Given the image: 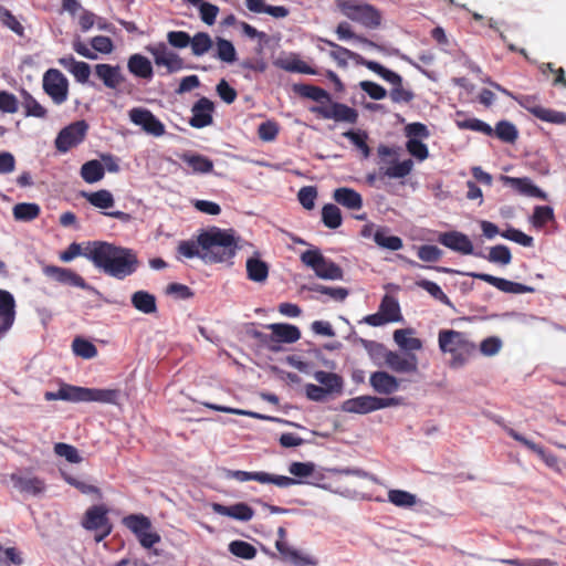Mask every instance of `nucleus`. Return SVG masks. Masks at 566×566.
<instances>
[{
	"label": "nucleus",
	"instance_id": "f257e3e1",
	"mask_svg": "<svg viewBox=\"0 0 566 566\" xmlns=\"http://www.w3.org/2000/svg\"><path fill=\"white\" fill-rule=\"evenodd\" d=\"M90 258L97 270L116 280L135 274L140 265L135 250L102 240H97L96 248L90 252Z\"/></svg>",
	"mask_w": 566,
	"mask_h": 566
},
{
	"label": "nucleus",
	"instance_id": "f03ea898",
	"mask_svg": "<svg viewBox=\"0 0 566 566\" xmlns=\"http://www.w3.org/2000/svg\"><path fill=\"white\" fill-rule=\"evenodd\" d=\"M202 252L200 259L206 263L228 262L234 258L238 242L232 230L212 227L198 235Z\"/></svg>",
	"mask_w": 566,
	"mask_h": 566
},
{
	"label": "nucleus",
	"instance_id": "7ed1b4c3",
	"mask_svg": "<svg viewBox=\"0 0 566 566\" xmlns=\"http://www.w3.org/2000/svg\"><path fill=\"white\" fill-rule=\"evenodd\" d=\"M119 391L106 388H86L70 384H61L56 391H46V401L63 400L69 402L117 403Z\"/></svg>",
	"mask_w": 566,
	"mask_h": 566
},
{
	"label": "nucleus",
	"instance_id": "20e7f679",
	"mask_svg": "<svg viewBox=\"0 0 566 566\" xmlns=\"http://www.w3.org/2000/svg\"><path fill=\"white\" fill-rule=\"evenodd\" d=\"M439 348L452 355L451 367H462L475 353L476 346L465 333L454 329H441L438 335Z\"/></svg>",
	"mask_w": 566,
	"mask_h": 566
},
{
	"label": "nucleus",
	"instance_id": "39448f33",
	"mask_svg": "<svg viewBox=\"0 0 566 566\" xmlns=\"http://www.w3.org/2000/svg\"><path fill=\"white\" fill-rule=\"evenodd\" d=\"M336 3L346 18L365 28L376 29L381 23L379 10L363 0H336Z\"/></svg>",
	"mask_w": 566,
	"mask_h": 566
},
{
	"label": "nucleus",
	"instance_id": "423d86ee",
	"mask_svg": "<svg viewBox=\"0 0 566 566\" xmlns=\"http://www.w3.org/2000/svg\"><path fill=\"white\" fill-rule=\"evenodd\" d=\"M266 327L272 332L271 334L253 331L251 335L272 352H279L281 349L280 343L292 344L301 338L300 328L292 324L273 323L269 324Z\"/></svg>",
	"mask_w": 566,
	"mask_h": 566
},
{
	"label": "nucleus",
	"instance_id": "0eeeda50",
	"mask_svg": "<svg viewBox=\"0 0 566 566\" xmlns=\"http://www.w3.org/2000/svg\"><path fill=\"white\" fill-rule=\"evenodd\" d=\"M301 261L323 280H343L344 271L334 261L325 258L318 249L307 250L301 254Z\"/></svg>",
	"mask_w": 566,
	"mask_h": 566
},
{
	"label": "nucleus",
	"instance_id": "6e6552de",
	"mask_svg": "<svg viewBox=\"0 0 566 566\" xmlns=\"http://www.w3.org/2000/svg\"><path fill=\"white\" fill-rule=\"evenodd\" d=\"M367 69L378 74L382 80L394 85L389 92V97L394 103H410L415 94L410 90H406L402 86V77L382 66L380 63H368Z\"/></svg>",
	"mask_w": 566,
	"mask_h": 566
},
{
	"label": "nucleus",
	"instance_id": "1a4fd4ad",
	"mask_svg": "<svg viewBox=\"0 0 566 566\" xmlns=\"http://www.w3.org/2000/svg\"><path fill=\"white\" fill-rule=\"evenodd\" d=\"M437 270L444 273H459V271L448 269V268H437ZM460 274L471 276L473 279H478L484 281L501 292L510 293V294H523V293H533L535 289L528 285H524L522 283H516L513 281H509L506 279L497 277L486 273H478V272H460Z\"/></svg>",
	"mask_w": 566,
	"mask_h": 566
},
{
	"label": "nucleus",
	"instance_id": "9d476101",
	"mask_svg": "<svg viewBox=\"0 0 566 566\" xmlns=\"http://www.w3.org/2000/svg\"><path fill=\"white\" fill-rule=\"evenodd\" d=\"M226 478L227 479H233L239 482H247V481H258L262 484L273 483L279 488H289L298 483H302L301 481L285 476V475H274L268 472H248V471H241V470H227L226 471Z\"/></svg>",
	"mask_w": 566,
	"mask_h": 566
},
{
	"label": "nucleus",
	"instance_id": "9b49d317",
	"mask_svg": "<svg viewBox=\"0 0 566 566\" xmlns=\"http://www.w3.org/2000/svg\"><path fill=\"white\" fill-rule=\"evenodd\" d=\"M42 86L54 104L61 105L69 96V80L57 69H49L42 80Z\"/></svg>",
	"mask_w": 566,
	"mask_h": 566
},
{
	"label": "nucleus",
	"instance_id": "f8f14e48",
	"mask_svg": "<svg viewBox=\"0 0 566 566\" xmlns=\"http://www.w3.org/2000/svg\"><path fill=\"white\" fill-rule=\"evenodd\" d=\"M514 99L518 105L530 112L536 118L557 125H566V113L543 107L537 103L534 95L515 96Z\"/></svg>",
	"mask_w": 566,
	"mask_h": 566
},
{
	"label": "nucleus",
	"instance_id": "ddd939ff",
	"mask_svg": "<svg viewBox=\"0 0 566 566\" xmlns=\"http://www.w3.org/2000/svg\"><path fill=\"white\" fill-rule=\"evenodd\" d=\"M310 112L324 119H333L335 122L356 124L358 120V112L339 102L331 101L329 105H315L310 108Z\"/></svg>",
	"mask_w": 566,
	"mask_h": 566
},
{
	"label": "nucleus",
	"instance_id": "4468645a",
	"mask_svg": "<svg viewBox=\"0 0 566 566\" xmlns=\"http://www.w3.org/2000/svg\"><path fill=\"white\" fill-rule=\"evenodd\" d=\"M88 130L85 120H76L60 130L55 138V147L60 153H67L71 148L80 145Z\"/></svg>",
	"mask_w": 566,
	"mask_h": 566
},
{
	"label": "nucleus",
	"instance_id": "2eb2a0df",
	"mask_svg": "<svg viewBox=\"0 0 566 566\" xmlns=\"http://www.w3.org/2000/svg\"><path fill=\"white\" fill-rule=\"evenodd\" d=\"M82 525L88 531L99 532L95 535L97 543L102 542L112 532V524L107 517V511L99 505H94L86 511Z\"/></svg>",
	"mask_w": 566,
	"mask_h": 566
},
{
	"label": "nucleus",
	"instance_id": "dca6fc26",
	"mask_svg": "<svg viewBox=\"0 0 566 566\" xmlns=\"http://www.w3.org/2000/svg\"><path fill=\"white\" fill-rule=\"evenodd\" d=\"M148 52L153 55L157 66H165L168 73H176L185 69L184 60L174 51L169 50L167 44L160 42L148 46Z\"/></svg>",
	"mask_w": 566,
	"mask_h": 566
},
{
	"label": "nucleus",
	"instance_id": "f3484780",
	"mask_svg": "<svg viewBox=\"0 0 566 566\" xmlns=\"http://www.w3.org/2000/svg\"><path fill=\"white\" fill-rule=\"evenodd\" d=\"M128 115L130 122L140 126L148 135L160 137L165 134V125L149 109L135 107Z\"/></svg>",
	"mask_w": 566,
	"mask_h": 566
},
{
	"label": "nucleus",
	"instance_id": "a211bd4d",
	"mask_svg": "<svg viewBox=\"0 0 566 566\" xmlns=\"http://www.w3.org/2000/svg\"><path fill=\"white\" fill-rule=\"evenodd\" d=\"M439 242L452 251L461 254H472L478 258H485L483 252H475L469 237L459 231H449L439 235Z\"/></svg>",
	"mask_w": 566,
	"mask_h": 566
},
{
	"label": "nucleus",
	"instance_id": "6ab92c4d",
	"mask_svg": "<svg viewBox=\"0 0 566 566\" xmlns=\"http://www.w3.org/2000/svg\"><path fill=\"white\" fill-rule=\"evenodd\" d=\"M10 481L19 492L40 496L46 491V484L43 479L21 472L10 474Z\"/></svg>",
	"mask_w": 566,
	"mask_h": 566
},
{
	"label": "nucleus",
	"instance_id": "aec40b11",
	"mask_svg": "<svg viewBox=\"0 0 566 566\" xmlns=\"http://www.w3.org/2000/svg\"><path fill=\"white\" fill-rule=\"evenodd\" d=\"M43 273L52 280L70 286L80 287L82 290H93V287L85 282V280L71 269L60 268L56 265H45Z\"/></svg>",
	"mask_w": 566,
	"mask_h": 566
},
{
	"label": "nucleus",
	"instance_id": "412c9836",
	"mask_svg": "<svg viewBox=\"0 0 566 566\" xmlns=\"http://www.w3.org/2000/svg\"><path fill=\"white\" fill-rule=\"evenodd\" d=\"M501 180L503 181L504 185L510 186L520 195L531 198H537L541 200L548 199L547 193L543 191L541 188H538L528 177L518 178L502 175Z\"/></svg>",
	"mask_w": 566,
	"mask_h": 566
},
{
	"label": "nucleus",
	"instance_id": "4be33fe9",
	"mask_svg": "<svg viewBox=\"0 0 566 566\" xmlns=\"http://www.w3.org/2000/svg\"><path fill=\"white\" fill-rule=\"evenodd\" d=\"M15 319V301L13 295L0 290V339L12 327Z\"/></svg>",
	"mask_w": 566,
	"mask_h": 566
},
{
	"label": "nucleus",
	"instance_id": "5701e85b",
	"mask_svg": "<svg viewBox=\"0 0 566 566\" xmlns=\"http://www.w3.org/2000/svg\"><path fill=\"white\" fill-rule=\"evenodd\" d=\"M213 103L207 97L199 98L192 106V116L189 119L190 126L195 128H203L212 124Z\"/></svg>",
	"mask_w": 566,
	"mask_h": 566
},
{
	"label": "nucleus",
	"instance_id": "b1692460",
	"mask_svg": "<svg viewBox=\"0 0 566 566\" xmlns=\"http://www.w3.org/2000/svg\"><path fill=\"white\" fill-rule=\"evenodd\" d=\"M275 547L282 556V559L294 566H316V558L290 546L285 541H276Z\"/></svg>",
	"mask_w": 566,
	"mask_h": 566
},
{
	"label": "nucleus",
	"instance_id": "393cba45",
	"mask_svg": "<svg viewBox=\"0 0 566 566\" xmlns=\"http://www.w3.org/2000/svg\"><path fill=\"white\" fill-rule=\"evenodd\" d=\"M385 363L395 373L409 374L418 370V358L415 354L402 356L397 352L390 350Z\"/></svg>",
	"mask_w": 566,
	"mask_h": 566
},
{
	"label": "nucleus",
	"instance_id": "a878e982",
	"mask_svg": "<svg viewBox=\"0 0 566 566\" xmlns=\"http://www.w3.org/2000/svg\"><path fill=\"white\" fill-rule=\"evenodd\" d=\"M211 509L216 514L228 516L241 522H248L254 515L253 509L244 502H239L230 506L220 503H212Z\"/></svg>",
	"mask_w": 566,
	"mask_h": 566
},
{
	"label": "nucleus",
	"instance_id": "bb28decb",
	"mask_svg": "<svg viewBox=\"0 0 566 566\" xmlns=\"http://www.w3.org/2000/svg\"><path fill=\"white\" fill-rule=\"evenodd\" d=\"M369 384L379 395H391L398 391L400 381L387 371H374L369 377Z\"/></svg>",
	"mask_w": 566,
	"mask_h": 566
},
{
	"label": "nucleus",
	"instance_id": "cd10ccee",
	"mask_svg": "<svg viewBox=\"0 0 566 566\" xmlns=\"http://www.w3.org/2000/svg\"><path fill=\"white\" fill-rule=\"evenodd\" d=\"M340 409L345 412L366 415L376 411V396H359L345 400Z\"/></svg>",
	"mask_w": 566,
	"mask_h": 566
},
{
	"label": "nucleus",
	"instance_id": "c85d7f7f",
	"mask_svg": "<svg viewBox=\"0 0 566 566\" xmlns=\"http://www.w3.org/2000/svg\"><path fill=\"white\" fill-rule=\"evenodd\" d=\"M333 199L348 210H360L363 208V197L353 188L339 187L335 189Z\"/></svg>",
	"mask_w": 566,
	"mask_h": 566
},
{
	"label": "nucleus",
	"instance_id": "c756f323",
	"mask_svg": "<svg viewBox=\"0 0 566 566\" xmlns=\"http://www.w3.org/2000/svg\"><path fill=\"white\" fill-rule=\"evenodd\" d=\"M95 74L108 88H117L124 81L118 65L97 64L95 65Z\"/></svg>",
	"mask_w": 566,
	"mask_h": 566
},
{
	"label": "nucleus",
	"instance_id": "7c9ffc66",
	"mask_svg": "<svg viewBox=\"0 0 566 566\" xmlns=\"http://www.w3.org/2000/svg\"><path fill=\"white\" fill-rule=\"evenodd\" d=\"M127 67L133 75L140 78L150 80L154 76L151 62L139 53L129 56Z\"/></svg>",
	"mask_w": 566,
	"mask_h": 566
},
{
	"label": "nucleus",
	"instance_id": "2f4dec72",
	"mask_svg": "<svg viewBox=\"0 0 566 566\" xmlns=\"http://www.w3.org/2000/svg\"><path fill=\"white\" fill-rule=\"evenodd\" d=\"M180 159L191 168L193 174H208L213 169L212 160L203 155L185 153Z\"/></svg>",
	"mask_w": 566,
	"mask_h": 566
},
{
	"label": "nucleus",
	"instance_id": "473e14b6",
	"mask_svg": "<svg viewBox=\"0 0 566 566\" xmlns=\"http://www.w3.org/2000/svg\"><path fill=\"white\" fill-rule=\"evenodd\" d=\"M245 266L249 280L256 283H263L266 281L269 276V266L266 262L262 261L259 256L249 258Z\"/></svg>",
	"mask_w": 566,
	"mask_h": 566
},
{
	"label": "nucleus",
	"instance_id": "72a5a7b5",
	"mask_svg": "<svg viewBox=\"0 0 566 566\" xmlns=\"http://www.w3.org/2000/svg\"><path fill=\"white\" fill-rule=\"evenodd\" d=\"M130 302L137 311L144 314H153L157 311L156 297L147 291L133 293Z\"/></svg>",
	"mask_w": 566,
	"mask_h": 566
},
{
	"label": "nucleus",
	"instance_id": "f704fd0d",
	"mask_svg": "<svg viewBox=\"0 0 566 566\" xmlns=\"http://www.w3.org/2000/svg\"><path fill=\"white\" fill-rule=\"evenodd\" d=\"M329 56L336 61L338 66L346 67L347 66V60L352 59L356 61L357 64L364 65L367 67L368 63H377L376 61L366 60L360 54L353 52L344 46H337L336 50H332L329 52Z\"/></svg>",
	"mask_w": 566,
	"mask_h": 566
},
{
	"label": "nucleus",
	"instance_id": "c9c22d12",
	"mask_svg": "<svg viewBox=\"0 0 566 566\" xmlns=\"http://www.w3.org/2000/svg\"><path fill=\"white\" fill-rule=\"evenodd\" d=\"M314 378L325 390H327V394L340 392L343 389V378L335 373L317 370L314 373Z\"/></svg>",
	"mask_w": 566,
	"mask_h": 566
},
{
	"label": "nucleus",
	"instance_id": "e433bc0d",
	"mask_svg": "<svg viewBox=\"0 0 566 566\" xmlns=\"http://www.w3.org/2000/svg\"><path fill=\"white\" fill-rule=\"evenodd\" d=\"M122 523L136 537L153 528L151 521L144 514H129L123 518Z\"/></svg>",
	"mask_w": 566,
	"mask_h": 566
},
{
	"label": "nucleus",
	"instance_id": "4c0bfd02",
	"mask_svg": "<svg viewBox=\"0 0 566 566\" xmlns=\"http://www.w3.org/2000/svg\"><path fill=\"white\" fill-rule=\"evenodd\" d=\"M97 240L86 242L85 247L82 248L80 243L73 242L67 249L61 253L60 259L63 262H71L77 256H84L91 262L90 252H93L96 248Z\"/></svg>",
	"mask_w": 566,
	"mask_h": 566
},
{
	"label": "nucleus",
	"instance_id": "58836bf2",
	"mask_svg": "<svg viewBox=\"0 0 566 566\" xmlns=\"http://www.w3.org/2000/svg\"><path fill=\"white\" fill-rule=\"evenodd\" d=\"M294 92L302 97L310 98L314 102L322 103L323 101L331 102L332 97L327 91L322 87L310 84H295Z\"/></svg>",
	"mask_w": 566,
	"mask_h": 566
},
{
	"label": "nucleus",
	"instance_id": "ea45409f",
	"mask_svg": "<svg viewBox=\"0 0 566 566\" xmlns=\"http://www.w3.org/2000/svg\"><path fill=\"white\" fill-rule=\"evenodd\" d=\"M41 208L35 202L17 203L12 209L13 218L17 221L30 222L40 216Z\"/></svg>",
	"mask_w": 566,
	"mask_h": 566
},
{
	"label": "nucleus",
	"instance_id": "a19ab883",
	"mask_svg": "<svg viewBox=\"0 0 566 566\" xmlns=\"http://www.w3.org/2000/svg\"><path fill=\"white\" fill-rule=\"evenodd\" d=\"M413 329L402 328L394 332V340L405 350H419L422 348V342L419 338L411 337Z\"/></svg>",
	"mask_w": 566,
	"mask_h": 566
},
{
	"label": "nucleus",
	"instance_id": "79ce46f5",
	"mask_svg": "<svg viewBox=\"0 0 566 566\" xmlns=\"http://www.w3.org/2000/svg\"><path fill=\"white\" fill-rule=\"evenodd\" d=\"M374 241L382 249L397 251L402 248V240L397 235L389 234L387 228H378L374 233Z\"/></svg>",
	"mask_w": 566,
	"mask_h": 566
},
{
	"label": "nucleus",
	"instance_id": "37998d69",
	"mask_svg": "<svg viewBox=\"0 0 566 566\" xmlns=\"http://www.w3.org/2000/svg\"><path fill=\"white\" fill-rule=\"evenodd\" d=\"M105 168L102 163L96 159L88 160L81 167V177L87 184H95L103 179Z\"/></svg>",
	"mask_w": 566,
	"mask_h": 566
},
{
	"label": "nucleus",
	"instance_id": "c03bdc74",
	"mask_svg": "<svg viewBox=\"0 0 566 566\" xmlns=\"http://www.w3.org/2000/svg\"><path fill=\"white\" fill-rule=\"evenodd\" d=\"M21 96L23 98L22 106L24 107V115L27 117L45 118L48 111L42 106L28 91L22 90Z\"/></svg>",
	"mask_w": 566,
	"mask_h": 566
},
{
	"label": "nucleus",
	"instance_id": "a18cd8bd",
	"mask_svg": "<svg viewBox=\"0 0 566 566\" xmlns=\"http://www.w3.org/2000/svg\"><path fill=\"white\" fill-rule=\"evenodd\" d=\"M214 57L224 63H234L237 61V51L233 43L224 38L218 36L216 40Z\"/></svg>",
	"mask_w": 566,
	"mask_h": 566
},
{
	"label": "nucleus",
	"instance_id": "49530a36",
	"mask_svg": "<svg viewBox=\"0 0 566 566\" xmlns=\"http://www.w3.org/2000/svg\"><path fill=\"white\" fill-rule=\"evenodd\" d=\"M380 314H384L388 323L399 322L402 319L398 301L389 295H385L379 305Z\"/></svg>",
	"mask_w": 566,
	"mask_h": 566
},
{
	"label": "nucleus",
	"instance_id": "de8ad7c7",
	"mask_svg": "<svg viewBox=\"0 0 566 566\" xmlns=\"http://www.w3.org/2000/svg\"><path fill=\"white\" fill-rule=\"evenodd\" d=\"M82 196L94 207L99 209L112 208L115 203L111 191L101 189L95 192H83Z\"/></svg>",
	"mask_w": 566,
	"mask_h": 566
},
{
	"label": "nucleus",
	"instance_id": "09e8293b",
	"mask_svg": "<svg viewBox=\"0 0 566 566\" xmlns=\"http://www.w3.org/2000/svg\"><path fill=\"white\" fill-rule=\"evenodd\" d=\"M322 222L328 229L339 228L343 222L340 209L336 205L326 203L322 208Z\"/></svg>",
	"mask_w": 566,
	"mask_h": 566
},
{
	"label": "nucleus",
	"instance_id": "8fccbe9b",
	"mask_svg": "<svg viewBox=\"0 0 566 566\" xmlns=\"http://www.w3.org/2000/svg\"><path fill=\"white\" fill-rule=\"evenodd\" d=\"M213 45L211 36L207 32H197L191 36V52L195 56H202L208 53Z\"/></svg>",
	"mask_w": 566,
	"mask_h": 566
},
{
	"label": "nucleus",
	"instance_id": "3c124183",
	"mask_svg": "<svg viewBox=\"0 0 566 566\" xmlns=\"http://www.w3.org/2000/svg\"><path fill=\"white\" fill-rule=\"evenodd\" d=\"M493 135L504 143L513 144L518 137V132L511 122L500 120L493 129Z\"/></svg>",
	"mask_w": 566,
	"mask_h": 566
},
{
	"label": "nucleus",
	"instance_id": "603ef678",
	"mask_svg": "<svg viewBox=\"0 0 566 566\" xmlns=\"http://www.w3.org/2000/svg\"><path fill=\"white\" fill-rule=\"evenodd\" d=\"M388 500L398 507L408 509L417 504L418 499L415 494L403 490H390Z\"/></svg>",
	"mask_w": 566,
	"mask_h": 566
},
{
	"label": "nucleus",
	"instance_id": "864d4df0",
	"mask_svg": "<svg viewBox=\"0 0 566 566\" xmlns=\"http://www.w3.org/2000/svg\"><path fill=\"white\" fill-rule=\"evenodd\" d=\"M416 284L419 287L423 289L426 292H428L437 301H440L444 305L454 308L451 300L447 296V294L441 290V287L437 283L422 279L417 281Z\"/></svg>",
	"mask_w": 566,
	"mask_h": 566
},
{
	"label": "nucleus",
	"instance_id": "5fc2aeb1",
	"mask_svg": "<svg viewBox=\"0 0 566 566\" xmlns=\"http://www.w3.org/2000/svg\"><path fill=\"white\" fill-rule=\"evenodd\" d=\"M275 65L287 72H296L302 74L315 75L317 74L316 70L312 66L307 65L305 62L293 59V60H277Z\"/></svg>",
	"mask_w": 566,
	"mask_h": 566
},
{
	"label": "nucleus",
	"instance_id": "6e6d98bb",
	"mask_svg": "<svg viewBox=\"0 0 566 566\" xmlns=\"http://www.w3.org/2000/svg\"><path fill=\"white\" fill-rule=\"evenodd\" d=\"M72 349L76 356L84 359H92L97 355L96 346L83 337H75L73 339Z\"/></svg>",
	"mask_w": 566,
	"mask_h": 566
},
{
	"label": "nucleus",
	"instance_id": "4d7b16f0",
	"mask_svg": "<svg viewBox=\"0 0 566 566\" xmlns=\"http://www.w3.org/2000/svg\"><path fill=\"white\" fill-rule=\"evenodd\" d=\"M484 259L494 264L507 265L512 261V253L509 247L497 244L490 249L489 254Z\"/></svg>",
	"mask_w": 566,
	"mask_h": 566
},
{
	"label": "nucleus",
	"instance_id": "13d9d810",
	"mask_svg": "<svg viewBox=\"0 0 566 566\" xmlns=\"http://www.w3.org/2000/svg\"><path fill=\"white\" fill-rule=\"evenodd\" d=\"M345 138L350 140V143L356 146L363 154L364 158H368L370 156V148L367 145L368 134L365 130H348L343 134Z\"/></svg>",
	"mask_w": 566,
	"mask_h": 566
},
{
	"label": "nucleus",
	"instance_id": "bf43d9fd",
	"mask_svg": "<svg viewBox=\"0 0 566 566\" xmlns=\"http://www.w3.org/2000/svg\"><path fill=\"white\" fill-rule=\"evenodd\" d=\"M229 552L243 559H252L256 555V548L244 541H232L229 544Z\"/></svg>",
	"mask_w": 566,
	"mask_h": 566
},
{
	"label": "nucleus",
	"instance_id": "052dcab7",
	"mask_svg": "<svg viewBox=\"0 0 566 566\" xmlns=\"http://www.w3.org/2000/svg\"><path fill=\"white\" fill-rule=\"evenodd\" d=\"M413 168V161L406 159L400 163H394L391 166L386 168L384 175L388 178L398 179L407 177Z\"/></svg>",
	"mask_w": 566,
	"mask_h": 566
},
{
	"label": "nucleus",
	"instance_id": "680f3d73",
	"mask_svg": "<svg viewBox=\"0 0 566 566\" xmlns=\"http://www.w3.org/2000/svg\"><path fill=\"white\" fill-rule=\"evenodd\" d=\"M554 209L549 206H536L531 222L535 228H543L547 222L554 220Z\"/></svg>",
	"mask_w": 566,
	"mask_h": 566
},
{
	"label": "nucleus",
	"instance_id": "e2e57ef3",
	"mask_svg": "<svg viewBox=\"0 0 566 566\" xmlns=\"http://www.w3.org/2000/svg\"><path fill=\"white\" fill-rule=\"evenodd\" d=\"M310 290L313 291V292H317V293H321V294H325V295H328L331 298L337 301V302H343L349 294L348 290L345 289V287H333V286H325V285H322V284H313L312 286H310Z\"/></svg>",
	"mask_w": 566,
	"mask_h": 566
},
{
	"label": "nucleus",
	"instance_id": "0e129e2a",
	"mask_svg": "<svg viewBox=\"0 0 566 566\" xmlns=\"http://www.w3.org/2000/svg\"><path fill=\"white\" fill-rule=\"evenodd\" d=\"M0 21L19 36L24 35V28L18 19L4 7H0Z\"/></svg>",
	"mask_w": 566,
	"mask_h": 566
},
{
	"label": "nucleus",
	"instance_id": "69168bd1",
	"mask_svg": "<svg viewBox=\"0 0 566 566\" xmlns=\"http://www.w3.org/2000/svg\"><path fill=\"white\" fill-rule=\"evenodd\" d=\"M458 126L462 129L479 132L486 136L493 135V128L488 123L479 118H467L464 120L458 122Z\"/></svg>",
	"mask_w": 566,
	"mask_h": 566
},
{
	"label": "nucleus",
	"instance_id": "338daca9",
	"mask_svg": "<svg viewBox=\"0 0 566 566\" xmlns=\"http://www.w3.org/2000/svg\"><path fill=\"white\" fill-rule=\"evenodd\" d=\"M54 452L59 457L65 458L70 463H80L82 461V457L80 455L78 450L67 443H55Z\"/></svg>",
	"mask_w": 566,
	"mask_h": 566
},
{
	"label": "nucleus",
	"instance_id": "774afa93",
	"mask_svg": "<svg viewBox=\"0 0 566 566\" xmlns=\"http://www.w3.org/2000/svg\"><path fill=\"white\" fill-rule=\"evenodd\" d=\"M317 198V189L313 186H305L298 190L297 199L302 207L306 210H312L315 207Z\"/></svg>",
	"mask_w": 566,
	"mask_h": 566
}]
</instances>
